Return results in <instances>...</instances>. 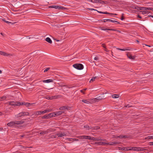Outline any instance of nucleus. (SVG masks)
Here are the masks:
<instances>
[{"mask_svg": "<svg viewBox=\"0 0 153 153\" xmlns=\"http://www.w3.org/2000/svg\"><path fill=\"white\" fill-rule=\"evenodd\" d=\"M0 54L6 56H12L13 55L12 54L7 53L5 52H3L1 51H0Z\"/></svg>", "mask_w": 153, "mask_h": 153, "instance_id": "9", "label": "nucleus"}, {"mask_svg": "<svg viewBox=\"0 0 153 153\" xmlns=\"http://www.w3.org/2000/svg\"><path fill=\"white\" fill-rule=\"evenodd\" d=\"M101 141H102V142H107V141L105 139H102Z\"/></svg>", "mask_w": 153, "mask_h": 153, "instance_id": "53", "label": "nucleus"}, {"mask_svg": "<svg viewBox=\"0 0 153 153\" xmlns=\"http://www.w3.org/2000/svg\"><path fill=\"white\" fill-rule=\"evenodd\" d=\"M117 49L118 50H119L122 51H126V49H121V48H117Z\"/></svg>", "mask_w": 153, "mask_h": 153, "instance_id": "38", "label": "nucleus"}, {"mask_svg": "<svg viewBox=\"0 0 153 153\" xmlns=\"http://www.w3.org/2000/svg\"><path fill=\"white\" fill-rule=\"evenodd\" d=\"M131 48H125V49L127 50H126V51H130L131 50Z\"/></svg>", "mask_w": 153, "mask_h": 153, "instance_id": "50", "label": "nucleus"}, {"mask_svg": "<svg viewBox=\"0 0 153 153\" xmlns=\"http://www.w3.org/2000/svg\"><path fill=\"white\" fill-rule=\"evenodd\" d=\"M125 107L129 108L131 107V106L129 105H127L125 106Z\"/></svg>", "mask_w": 153, "mask_h": 153, "instance_id": "57", "label": "nucleus"}, {"mask_svg": "<svg viewBox=\"0 0 153 153\" xmlns=\"http://www.w3.org/2000/svg\"><path fill=\"white\" fill-rule=\"evenodd\" d=\"M45 40L51 44L52 43V41L51 40V39L49 37H47L45 39Z\"/></svg>", "mask_w": 153, "mask_h": 153, "instance_id": "26", "label": "nucleus"}, {"mask_svg": "<svg viewBox=\"0 0 153 153\" xmlns=\"http://www.w3.org/2000/svg\"><path fill=\"white\" fill-rule=\"evenodd\" d=\"M24 136V135H21L20 136V138H21L23 137Z\"/></svg>", "mask_w": 153, "mask_h": 153, "instance_id": "61", "label": "nucleus"}, {"mask_svg": "<svg viewBox=\"0 0 153 153\" xmlns=\"http://www.w3.org/2000/svg\"><path fill=\"white\" fill-rule=\"evenodd\" d=\"M111 22H113V23H117V24H120V23L119 22H118L117 21H114V20H112L111 21Z\"/></svg>", "mask_w": 153, "mask_h": 153, "instance_id": "45", "label": "nucleus"}, {"mask_svg": "<svg viewBox=\"0 0 153 153\" xmlns=\"http://www.w3.org/2000/svg\"><path fill=\"white\" fill-rule=\"evenodd\" d=\"M58 137V133L56 134H55L51 135V137L52 138H55L57 137Z\"/></svg>", "mask_w": 153, "mask_h": 153, "instance_id": "30", "label": "nucleus"}, {"mask_svg": "<svg viewBox=\"0 0 153 153\" xmlns=\"http://www.w3.org/2000/svg\"><path fill=\"white\" fill-rule=\"evenodd\" d=\"M36 115L41 114H43L42 111H41L36 112Z\"/></svg>", "mask_w": 153, "mask_h": 153, "instance_id": "33", "label": "nucleus"}, {"mask_svg": "<svg viewBox=\"0 0 153 153\" xmlns=\"http://www.w3.org/2000/svg\"><path fill=\"white\" fill-rule=\"evenodd\" d=\"M44 131L45 133V134H48L49 132V131H48V129H47L46 131Z\"/></svg>", "mask_w": 153, "mask_h": 153, "instance_id": "44", "label": "nucleus"}, {"mask_svg": "<svg viewBox=\"0 0 153 153\" xmlns=\"http://www.w3.org/2000/svg\"><path fill=\"white\" fill-rule=\"evenodd\" d=\"M135 8L136 9H137L138 10H141V9H142V7H135Z\"/></svg>", "mask_w": 153, "mask_h": 153, "instance_id": "48", "label": "nucleus"}, {"mask_svg": "<svg viewBox=\"0 0 153 153\" xmlns=\"http://www.w3.org/2000/svg\"><path fill=\"white\" fill-rule=\"evenodd\" d=\"M36 112H34L31 115V116H36Z\"/></svg>", "mask_w": 153, "mask_h": 153, "instance_id": "46", "label": "nucleus"}, {"mask_svg": "<svg viewBox=\"0 0 153 153\" xmlns=\"http://www.w3.org/2000/svg\"><path fill=\"white\" fill-rule=\"evenodd\" d=\"M50 68H47L45 69L44 71V72H45L47 71H48L50 69Z\"/></svg>", "mask_w": 153, "mask_h": 153, "instance_id": "42", "label": "nucleus"}, {"mask_svg": "<svg viewBox=\"0 0 153 153\" xmlns=\"http://www.w3.org/2000/svg\"><path fill=\"white\" fill-rule=\"evenodd\" d=\"M102 47H103V48H106V47H105V45L104 44H102Z\"/></svg>", "mask_w": 153, "mask_h": 153, "instance_id": "58", "label": "nucleus"}, {"mask_svg": "<svg viewBox=\"0 0 153 153\" xmlns=\"http://www.w3.org/2000/svg\"><path fill=\"white\" fill-rule=\"evenodd\" d=\"M100 97H99L94 99H89L90 104H92L93 103H95L96 102H98L99 100L102 99V98H100Z\"/></svg>", "mask_w": 153, "mask_h": 153, "instance_id": "4", "label": "nucleus"}, {"mask_svg": "<svg viewBox=\"0 0 153 153\" xmlns=\"http://www.w3.org/2000/svg\"><path fill=\"white\" fill-rule=\"evenodd\" d=\"M40 134L41 135H44L45 133L44 131H42L41 132H40Z\"/></svg>", "mask_w": 153, "mask_h": 153, "instance_id": "49", "label": "nucleus"}, {"mask_svg": "<svg viewBox=\"0 0 153 153\" xmlns=\"http://www.w3.org/2000/svg\"><path fill=\"white\" fill-rule=\"evenodd\" d=\"M148 139H153V136H149L147 137Z\"/></svg>", "mask_w": 153, "mask_h": 153, "instance_id": "43", "label": "nucleus"}, {"mask_svg": "<svg viewBox=\"0 0 153 153\" xmlns=\"http://www.w3.org/2000/svg\"><path fill=\"white\" fill-rule=\"evenodd\" d=\"M44 83H48L51 82H53V80L52 79H49L47 80H45L42 81Z\"/></svg>", "mask_w": 153, "mask_h": 153, "instance_id": "18", "label": "nucleus"}, {"mask_svg": "<svg viewBox=\"0 0 153 153\" xmlns=\"http://www.w3.org/2000/svg\"><path fill=\"white\" fill-rule=\"evenodd\" d=\"M51 111V110L50 109H46L43 111H42V114H43L47 112H50Z\"/></svg>", "mask_w": 153, "mask_h": 153, "instance_id": "31", "label": "nucleus"}, {"mask_svg": "<svg viewBox=\"0 0 153 153\" xmlns=\"http://www.w3.org/2000/svg\"><path fill=\"white\" fill-rule=\"evenodd\" d=\"M121 19L122 20H124V18H123V16H122L121 17Z\"/></svg>", "mask_w": 153, "mask_h": 153, "instance_id": "60", "label": "nucleus"}, {"mask_svg": "<svg viewBox=\"0 0 153 153\" xmlns=\"http://www.w3.org/2000/svg\"><path fill=\"white\" fill-rule=\"evenodd\" d=\"M120 150H122L123 151H128L131 150V149L129 148V147H122L120 148Z\"/></svg>", "mask_w": 153, "mask_h": 153, "instance_id": "17", "label": "nucleus"}, {"mask_svg": "<svg viewBox=\"0 0 153 153\" xmlns=\"http://www.w3.org/2000/svg\"><path fill=\"white\" fill-rule=\"evenodd\" d=\"M103 14H110V13L107 12H103Z\"/></svg>", "mask_w": 153, "mask_h": 153, "instance_id": "54", "label": "nucleus"}, {"mask_svg": "<svg viewBox=\"0 0 153 153\" xmlns=\"http://www.w3.org/2000/svg\"><path fill=\"white\" fill-rule=\"evenodd\" d=\"M112 97L114 98H117L119 97V94H114L112 95Z\"/></svg>", "mask_w": 153, "mask_h": 153, "instance_id": "28", "label": "nucleus"}, {"mask_svg": "<svg viewBox=\"0 0 153 153\" xmlns=\"http://www.w3.org/2000/svg\"><path fill=\"white\" fill-rule=\"evenodd\" d=\"M15 124H16L20 125L23 123L24 122L23 120H21L19 121H16Z\"/></svg>", "mask_w": 153, "mask_h": 153, "instance_id": "23", "label": "nucleus"}, {"mask_svg": "<svg viewBox=\"0 0 153 153\" xmlns=\"http://www.w3.org/2000/svg\"><path fill=\"white\" fill-rule=\"evenodd\" d=\"M102 139L99 138H97L96 140L98 141H101Z\"/></svg>", "mask_w": 153, "mask_h": 153, "instance_id": "47", "label": "nucleus"}, {"mask_svg": "<svg viewBox=\"0 0 153 153\" xmlns=\"http://www.w3.org/2000/svg\"><path fill=\"white\" fill-rule=\"evenodd\" d=\"M93 128L94 130H97L99 128V127L98 126H96L94 127H93Z\"/></svg>", "mask_w": 153, "mask_h": 153, "instance_id": "40", "label": "nucleus"}, {"mask_svg": "<svg viewBox=\"0 0 153 153\" xmlns=\"http://www.w3.org/2000/svg\"><path fill=\"white\" fill-rule=\"evenodd\" d=\"M49 7L51 8H54L55 9H62L64 8V7L62 6H51Z\"/></svg>", "mask_w": 153, "mask_h": 153, "instance_id": "10", "label": "nucleus"}, {"mask_svg": "<svg viewBox=\"0 0 153 153\" xmlns=\"http://www.w3.org/2000/svg\"><path fill=\"white\" fill-rule=\"evenodd\" d=\"M7 97L6 96H3L1 97H0V99L2 100H5L7 98Z\"/></svg>", "mask_w": 153, "mask_h": 153, "instance_id": "35", "label": "nucleus"}, {"mask_svg": "<svg viewBox=\"0 0 153 153\" xmlns=\"http://www.w3.org/2000/svg\"><path fill=\"white\" fill-rule=\"evenodd\" d=\"M5 22L7 24H10V23L13 24V23H12L10 22H9V21H6Z\"/></svg>", "mask_w": 153, "mask_h": 153, "instance_id": "55", "label": "nucleus"}, {"mask_svg": "<svg viewBox=\"0 0 153 153\" xmlns=\"http://www.w3.org/2000/svg\"><path fill=\"white\" fill-rule=\"evenodd\" d=\"M69 139H70V140H73V141H79V140L78 139H72V138H69ZM70 141H71V140H70Z\"/></svg>", "mask_w": 153, "mask_h": 153, "instance_id": "39", "label": "nucleus"}, {"mask_svg": "<svg viewBox=\"0 0 153 153\" xmlns=\"http://www.w3.org/2000/svg\"><path fill=\"white\" fill-rule=\"evenodd\" d=\"M104 143H107L105 142H98L96 143V144H97L99 145L107 146V145L106 144H105Z\"/></svg>", "mask_w": 153, "mask_h": 153, "instance_id": "25", "label": "nucleus"}, {"mask_svg": "<svg viewBox=\"0 0 153 153\" xmlns=\"http://www.w3.org/2000/svg\"><path fill=\"white\" fill-rule=\"evenodd\" d=\"M132 149L136 151H142L145 150V149L144 148L139 147H134Z\"/></svg>", "mask_w": 153, "mask_h": 153, "instance_id": "6", "label": "nucleus"}, {"mask_svg": "<svg viewBox=\"0 0 153 153\" xmlns=\"http://www.w3.org/2000/svg\"><path fill=\"white\" fill-rule=\"evenodd\" d=\"M55 114L56 116H60L63 113H65V111H56L55 112Z\"/></svg>", "mask_w": 153, "mask_h": 153, "instance_id": "8", "label": "nucleus"}, {"mask_svg": "<svg viewBox=\"0 0 153 153\" xmlns=\"http://www.w3.org/2000/svg\"><path fill=\"white\" fill-rule=\"evenodd\" d=\"M100 28L102 30H114L112 29H106L104 27H100Z\"/></svg>", "mask_w": 153, "mask_h": 153, "instance_id": "27", "label": "nucleus"}, {"mask_svg": "<svg viewBox=\"0 0 153 153\" xmlns=\"http://www.w3.org/2000/svg\"><path fill=\"white\" fill-rule=\"evenodd\" d=\"M73 66L76 69L79 70L82 69L84 68L83 65L80 63L74 64L73 65Z\"/></svg>", "mask_w": 153, "mask_h": 153, "instance_id": "3", "label": "nucleus"}, {"mask_svg": "<svg viewBox=\"0 0 153 153\" xmlns=\"http://www.w3.org/2000/svg\"><path fill=\"white\" fill-rule=\"evenodd\" d=\"M84 127L85 128H86V129L87 130H89L90 129L93 130V127H90L88 125L84 126Z\"/></svg>", "mask_w": 153, "mask_h": 153, "instance_id": "19", "label": "nucleus"}, {"mask_svg": "<svg viewBox=\"0 0 153 153\" xmlns=\"http://www.w3.org/2000/svg\"><path fill=\"white\" fill-rule=\"evenodd\" d=\"M150 143H151L150 145H153V142H150Z\"/></svg>", "mask_w": 153, "mask_h": 153, "instance_id": "63", "label": "nucleus"}, {"mask_svg": "<svg viewBox=\"0 0 153 153\" xmlns=\"http://www.w3.org/2000/svg\"><path fill=\"white\" fill-rule=\"evenodd\" d=\"M88 9L89 10H96L97 11V10L94 9L92 8H88Z\"/></svg>", "mask_w": 153, "mask_h": 153, "instance_id": "56", "label": "nucleus"}, {"mask_svg": "<svg viewBox=\"0 0 153 153\" xmlns=\"http://www.w3.org/2000/svg\"><path fill=\"white\" fill-rule=\"evenodd\" d=\"M142 10L146 11L151 10H153V8L151 7H142V9H141Z\"/></svg>", "mask_w": 153, "mask_h": 153, "instance_id": "11", "label": "nucleus"}, {"mask_svg": "<svg viewBox=\"0 0 153 153\" xmlns=\"http://www.w3.org/2000/svg\"><path fill=\"white\" fill-rule=\"evenodd\" d=\"M105 20H106V21H108V22H111L112 20L109 19H105Z\"/></svg>", "mask_w": 153, "mask_h": 153, "instance_id": "51", "label": "nucleus"}, {"mask_svg": "<svg viewBox=\"0 0 153 153\" xmlns=\"http://www.w3.org/2000/svg\"><path fill=\"white\" fill-rule=\"evenodd\" d=\"M60 97H61V96L60 95H56V96H51V97L50 100L57 99L58 98H60Z\"/></svg>", "mask_w": 153, "mask_h": 153, "instance_id": "16", "label": "nucleus"}, {"mask_svg": "<svg viewBox=\"0 0 153 153\" xmlns=\"http://www.w3.org/2000/svg\"><path fill=\"white\" fill-rule=\"evenodd\" d=\"M58 137H62L66 135V134L65 133L62 132L58 133Z\"/></svg>", "mask_w": 153, "mask_h": 153, "instance_id": "15", "label": "nucleus"}, {"mask_svg": "<svg viewBox=\"0 0 153 153\" xmlns=\"http://www.w3.org/2000/svg\"><path fill=\"white\" fill-rule=\"evenodd\" d=\"M22 103H23L24 104H23L22 105H24L26 107H28L29 106H33V104H34V103H29L25 102H22Z\"/></svg>", "mask_w": 153, "mask_h": 153, "instance_id": "14", "label": "nucleus"}, {"mask_svg": "<svg viewBox=\"0 0 153 153\" xmlns=\"http://www.w3.org/2000/svg\"><path fill=\"white\" fill-rule=\"evenodd\" d=\"M140 12L141 13V14L144 15L146 14L147 13H150V12L148 11H140Z\"/></svg>", "mask_w": 153, "mask_h": 153, "instance_id": "29", "label": "nucleus"}, {"mask_svg": "<svg viewBox=\"0 0 153 153\" xmlns=\"http://www.w3.org/2000/svg\"><path fill=\"white\" fill-rule=\"evenodd\" d=\"M48 129V131H49V132H52V131H54L55 130V129H53V128H49Z\"/></svg>", "mask_w": 153, "mask_h": 153, "instance_id": "34", "label": "nucleus"}, {"mask_svg": "<svg viewBox=\"0 0 153 153\" xmlns=\"http://www.w3.org/2000/svg\"><path fill=\"white\" fill-rule=\"evenodd\" d=\"M138 17L140 19L141 18H142L139 15H138Z\"/></svg>", "mask_w": 153, "mask_h": 153, "instance_id": "64", "label": "nucleus"}, {"mask_svg": "<svg viewBox=\"0 0 153 153\" xmlns=\"http://www.w3.org/2000/svg\"><path fill=\"white\" fill-rule=\"evenodd\" d=\"M97 138L94 137H90V140H91L94 141H96V140Z\"/></svg>", "mask_w": 153, "mask_h": 153, "instance_id": "37", "label": "nucleus"}, {"mask_svg": "<svg viewBox=\"0 0 153 153\" xmlns=\"http://www.w3.org/2000/svg\"><path fill=\"white\" fill-rule=\"evenodd\" d=\"M49 118V116H48V114L47 115H45L42 117V118L43 119L48 118Z\"/></svg>", "mask_w": 153, "mask_h": 153, "instance_id": "32", "label": "nucleus"}, {"mask_svg": "<svg viewBox=\"0 0 153 153\" xmlns=\"http://www.w3.org/2000/svg\"><path fill=\"white\" fill-rule=\"evenodd\" d=\"M68 106H64L62 107H61L59 108V109L61 110V111H64V110L65 109H68Z\"/></svg>", "mask_w": 153, "mask_h": 153, "instance_id": "12", "label": "nucleus"}, {"mask_svg": "<svg viewBox=\"0 0 153 153\" xmlns=\"http://www.w3.org/2000/svg\"><path fill=\"white\" fill-rule=\"evenodd\" d=\"M77 138L81 140L85 139L90 140V136H89L82 135L78 136L77 137Z\"/></svg>", "mask_w": 153, "mask_h": 153, "instance_id": "5", "label": "nucleus"}, {"mask_svg": "<svg viewBox=\"0 0 153 153\" xmlns=\"http://www.w3.org/2000/svg\"><path fill=\"white\" fill-rule=\"evenodd\" d=\"M80 92H81L82 93H83V94H85V92H83V90H80Z\"/></svg>", "mask_w": 153, "mask_h": 153, "instance_id": "59", "label": "nucleus"}, {"mask_svg": "<svg viewBox=\"0 0 153 153\" xmlns=\"http://www.w3.org/2000/svg\"><path fill=\"white\" fill-rule=\"evenodd\" d=\"M127 55L128 58L131 59H134L135 57L132 56L131 54H127Z\"/></svg>", "mask_w": 153, "mask_h": 153, "instance_id": "21", "label": "nucleus"}, {"mask_svg": "<svg viewBox=\"0 0 153 153\" xmlns=\"http://www.w3.org/2000/svg\"><path fill=\"white\" fill-rule=\"evenodd\" d=\"M51 97L49 96H47L45 98L48 100H50Z\"/></svg>", "mask_w": 153, "mask_h": 153, "instance_id": "52", "label": "nucleus"}, {"mask_svg": "<svg viewBox=\"0 0 153 153\" xmlns=\"http://www.w3.org/2000/svg\"><path fill=\"white\" fill-rule=\"evenodd\" d=\"M97 11V12L98 13H103V12H101V11Z\"/></svg>", "mask_w": 153, "mask_h": 153, "instance_id": "62", "label": "nucleus"}, {"mask_svg": "<svg viewBox=\"0 0 153 153\" xmlns=\"http://www.w3.org/2000/svg\"><path fill=\"white\" fill-rule=\"evenodd\" d=\"M55 114V112L49 114L48 116H49V117H55L56 115Z\"/></svg>", "mask_w": 153, "mask_h": 153, "instance_id": "24", "label": "nucleus"}, {"mask_svg": "<svg viewBox=\"0 0 153 153\" xmlns=\"http://www.w3.org/2000/svg\"><path fill=\"white\" fill-rule=\"evenodd\" d=\"M7 103L10 105L15 106H19L20 105H22L24 104L23 103H21L20 102H15L14 101H10L8 102Z\"/></svg>", "mask_w": 153, "mask_h": 153, "instance_id": "1", "label": "nucleus"}, {"mask_svg": "<svg viewBox=\"0 0 153 153\" xmlns=\"http://www.w3.org/2000/svg\"><path fill=\"white\" fill-rule=\"evenodd\" d=\"M94 60H99V57L98 56H97L96 57H95L94 58Z\"/></svg>", "mask_w": 153, "mask_h": 153, "instance_id": "41", "label": "nucleus"}, {"mask_svg": "<svg viewBox=\"0 0 153 153\" xmlns=\"http://www.w3.org/2000/svg\"><path fill=\"white\" fill-rule=\"evenodd\" d=\"M128 136L127 135H120L119 136H117L116 137H115V138H117L119 137L120 138H126L128 137Z\"/></svg>", "mask_w": 153, "mask_h": 153, "instance_id": "20", "label": "nucleus"}, {"mask_svg": "<svg viewBox=\"0 0 153 153\" xmlns=\"http://www.w3.org/2000/svg\"><path fill=\"white\" fill-rule=\"evenodd\" d=\"M96 78V77H93L90 80V82H93L95 80V79Z\"/></svg>", "mask_w": 153, "mask_h": 153, "instance_id": "36", "label": "nucleus"}, {"mask_svg": "<svg viewBox=\"0 0 153 153\" xmlns=\"http://www.w3.org/2000/svg\"><path fill=\"white\" fill-rule=\"evenodd\" d=\"M82 102H84L85 103L89 104L90 102H89V99L87 100H82Z\"/></svg>", "mask_w": 153, "mask_h": 153, "instance_id": "22", "label": "nucleus"}, {"mask_svg": "<svg viewBox=\"0 0 153 153\" xmlns=\"http://www.w3.org/2000/svg\"><path fill=\"white\" fill-rule=\"evenodd\" d=\"M30 115V114L28 112H22L20 113L15 115L16 117L18 118L21 117L22 116H29Z\"/></svg>", "mask_w": 153, "mask_h": 153, "instance_id": "2", "label": "nucleus"}, {"mask_svg": "<svg viewBox=\"0 0 153 153\" xmlns=\"http://www.w3.org/2000/svg\"><path fill=\"white\" fill-rule=\"evenodd\" d=\"M15 124H15V121H12L10 123H8L7 124L8 126H9L10 127H12Z\"/></svg>", "mask_w": 153, "mask_h": 153, "instance_id": "13", "label": "nucleus"}, {"mask_svg": "<svg viewBox=\"0 0 153 153\" xmlns=\"http://www.w3.org/2000/svg\"><path fill=\"white\" fill-rule=\"evenodd\" d=\"M120 143L119 142H111L109 143H104L105 144H106L107 145H113L117 144H119Z\"/></svg>", "mask_w": 153, "mask_h": 153, "instance_id": "7", "label": "nucleus"}]
</instances>
